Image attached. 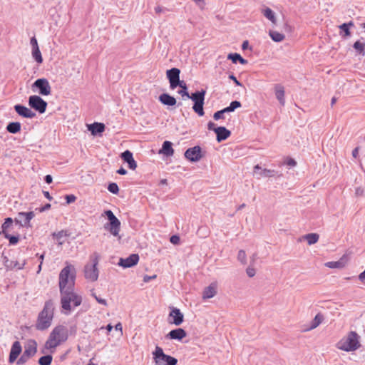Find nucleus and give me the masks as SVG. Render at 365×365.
Listing matches in <instances>:
<instances>
[{"mask_svg":"<svg viewBox=\"0 0 365 365\" xmlns=\"http://www.w3.org/2000/svg\"><path fill=\"white\" fill-rule=\"evenodd\" d=\"M76 269L73 265L66 262V266L59 274V289L61 295V304L63 313L68 314L71 309V303L74 307L82 302V297L73 292L76 280Z\"/></svg>","mask_w":365,"mask_h":365,"instance_id":"1","label":"nucleus"},{"mask_svg":"<svg viewBox=\"0 0 365 365\" xmlns=\"http://www.w3.org/2000/svg\"><path fill=\"white\" fill-rule=\"evenodd\" d=\"M68 338V328L63 325H58L53 328L46 341L45 347L47 349L53 350L60 344L65 342Z\"/></svg>","mask_w":365,"mask_h":365,"instance_id":"2","label":"nucleus"},{"mask_svg":"<svg viewBox=\"0 0 365 365\" xmlns=\"http://www.w3.org/2000/svg\"><path fill=\"white\" fill-rule=\"evenodd\" d=\"M55 309L54 302L49 299L45 302L42 311L39 313L36 324L38 330L47 329L51 324Z\"/></svg>","mask_w":365,"mask_h":365,"instance_id":"3","label":"nucleus"},{"mask_svg":"<svg viewBox=\"0 0 365 365\" xmlns=\"http://www.w3.org/2000/svg\"><path fill=\"white\" fill-rule=\"evenodd\" d=\"M361 346L359 336L356 331H350L336 344V347L347 352L357 350Z\"/></svg>","mask_w":365,"mask_h":365,"instance_id":"4","label":"nucleus"},{"mask_svg":"<svg viewBox=\"0 0 365 365\" xmlns=\"http://www.w3.org/2000/svg\"><path fill=\"white\" fill-rule=\"evenodd\" d=\"M100 255L97 252H93L90 256V263H88L84 267V275L86 279L95 282L98 278V264Z\"/></svg>","mask_w":365,"mask_h":365,"instance_id":"5","label":"nucleus"},{"mask_svg":"<svg viewBox=\"0 0 365 365\" xmlns=\"http://www.w3.org/2000/svg\"><path fill=\"white\" fill-rule=\"evenodd\" d=\"M153 359L155 365H176L177 359L171 356L167 355L160 346H156L153 352Z\"/></svg>","mask_w":365,"mask_h":365,"instance_id":"6","label":"nucleus"},{"mask_svg":"<svg viewBox=\"0 0 365 365\" xmlns=\"http://www.w3.org/2000/svg\"><path fill=\"white\" fill-rule=\"evenodd\" d=\"M205 90L202 89L200 91H196L192 93L191 95H190V97H187V98L191 99L194 102L192 109L200 116H202L205 114L203 110V105L205 101Z\"/></svg>","mask_w":365,"mask_h":365,"instance_id":"7","label":"nucleus"},{"mask_svg":"<svg viewBox=\"0 0 365 365\" xmlns=\"http://www.w3.org/2000/svg\"><path fill=\"white\" fill-rule=\"evenodd\" d=\"M104 215L108 217V220H109V223L105 226V228L108 229L110 234L113 236H118L120 229V220L115 216L111 210H106L104 212Z\"/></svg>","mask_w":365,"mask_h":365,"instance_id":"8","label":"nucleus"},{"mask_svg":"<svg viewBox=\"0 0 365 365\" xmlns=\"http://www.w3.org/2000/svg\"><path fill=\"white\" fill-rule=\"evenodd\" d=\"M33 92H38L41 96H48L51 93V87L46 78H38L31 85Z\"/></svg>","mask_w":365,"mask_h":365,"instance_id":"9","label":"nucleus"},{"mask_svg":"<svg viewBox=\"0 0 365 365\" xmlns=\"http://www.w3.org/2000/svg\"><path fill=\"white\" fill-rule=\"evenodd\" d=\"M29 106L39 113H45L47 103L39 96L33 95L29 98Z\"/></svg>","mask_w":365,"mask_h":365,"instance_id":"10","label":"nucleus"},{"mask_svg":"<svg viewBox=\"0 0 365 365\" xmlns=\"http://www.w3.org/2000/svg\"><path fill=\"white\" fill-rule=\"evenodd\" d=\"M180 71L177 68H173L167 71L166 75L169 80L171 89H175L181 81L180 80Z\"/></svg>","mask_w":365,"mask_h":365,"instance_id":"11","label":"nucleus"},{"mask_svg":"<svg viewBox=\"0 0 365 365\" xmlns=\"http://www.w3.org/2000/svg\"><path fill=\"white\" fill-rule=\"evenodd\" d=\"M201 151V148L198 145H196L192 148H188L185 152L184 155L186 159L191 162H197L202 157Z\"/></svg>","mask_w":365,"mask_h":365,"instance_id":"12","label":"nucleus"},{"mask_svg":"<svg viewBox=\"0 0 365 365\" xmlns=\"http://www.w3.org/2000/svg\"><path fill=\"white\" fill-rule=\"evenodd\" d=\"M34 217V213L33 212H21L18 213L17 217L15 218L14 221L22 227H26L29 225L30 221Z\"/></svg>","mask_w":365,"mask_h":365,"instance_id":"13","label":"nucleus"},{"mask_svg":"<svg viewBox=\"0 0 365 365\" xmlns=\"http://www.w3.org/2000/svg\"><path fill=\"white\" fill-rule=\"evenodd\" d=\"M139 260L138 254H132L128 257L123 259L120 258L118 264L123 267L128 268L135 265Z\"/></svg>","mask_w":365,"mask_h":365,"instance_id":"14","label":"nucleus"},{"mask_svg":"<svg viewBox=\"0 0 365 365\" xmlns=\"http://www.w3.org/2000/svg\"><path fill=\"white\" fill-rule=\"evenodd\" d=\"M14 110L20 116L24 118H33L36 116V113L30 108L20 104L15 105Z\"/></svg>","mask_w":365,"mask_h":365,"instance_id":"15","label":"nucleus"},{"mask_svg":"<svg viewBox=\"0 0 365 365\" xmlns=\"http://www.w3.org/2000/svg\"><path fill=\"white\" fill-rule=\"evenodd\" d=\"M171 311L169 314V317L173 318L171 323L176 326L180 325L183 322L184 316L180 310L175 307L170 308Z\"/></svg>","mask_w":365,"mask_h":365,"instance_id":"16","label":"nucleus"},{"mask_svg":"<svg viewBox=\"0 0 365 365\" xmlns=\"http://www.w3.org/2000/svg\"><path fill=\"white\" fill-rule=\"evenodd\" d=\"M120 157L124 162L128 163V168L130 170H134L136 169L137 163L133 157V153L130 150H127L122 153Z\"/></svg>","mask_w":365,"mask_h":365,"instance_id":"17","label":"nucleus"},{"mask_svg":"<svg viewBox=\"0 0 365 365\" xmlns=\"http://www.w3.org/2000/svg\"><path fill=\"white\" fill-rule=\"evenodd\" d=\"M21 351L22 348L20 342L19 341H14L12 344L9 354V362L14 363L18 358L19 355L21 354Z\"/></svg>","mask_w":365,"mask_h":365,"instance_id":"18","label":"nucleus"},{"mask_svg":"<svg viewBox=\"0 0 365 365\" xmlns=\"http://www.w3.org/2000/svg\"><path fill=\"white\" fill-rule=\"evenodd\" d=\"M217 283L212 282L209 286L206 287L202 292V299L204 300L212 298L217 294Z\"/></svg>","mask_w":365,"mask_h":365,"instance_id":"19","label":"nucleus"},{"mask_svg":"<svg viewBox=\"0 0 365 365\" xmlns=\"http://www.w3.org/2000/svg\"><path fill=\"white\" fill-rule=\"evenodd\" d=\"M187 335L186 331L182 328L171 330L166 336L170 339L182 340Z\"/></svg>","mask_w":365,"mask_h":365,"instance_id":"20","label":"nucleus"},{"mask_svg":"<svg viewBox=\"0 0 365 365\" xmlns=\"http://www.w3.org/2000/svg\"><path fill=\"white\" fill-rule=\"evenodd\" d=\"M215 133L217 135V141L219 143L226 140L231 135V132L229 130H227L225 127L222 126L217 127L215 130Z\"/></svg>","mask_w":365,"mask_h":365,"instance_id":"21","label":"nucleus"},{"mask_svg":"<svg viewBox=\"0 0 365 365\" xmlns=\"http://www.w3.org/2000/svg\"><path fill=\"white\" fill-rule=\"evenodd\" d=\"M37 351V344L34 340H29L25 346L24 353L31 357Z\"/></svg>","mask_w":365,"mask_h":365,"instance_id":"22","label":"nucleus"},{"mask_svg":"<svg viewBox=\"0 0 365 365\" xmlns=\"http://www.w3.org/2000/svg\"><path fill=\"white\" fill-rule=\"evenodd\" d=\"M88 129L93 135L101 133L105 130V125L102 123H93L88 125Z\"/></svg>","mask_w":365,"mask_h":365,"instance_id":"23","label":"nucleus"},{"mask_svg":"<svg viewBox=\"0 0 365 365\" xmlns=\"http://www.w3.org/2000/svg\"><path fill=\"white\" fill-rule=\"evenodd\" d=\"M160 101L166 106H173L176 104V99L168 93H163L159 96Z\"/></svg>","mask_w":365,"mask_h":365,"instance_id":"24","label":"nucleus"},{"mask_svg":"<svg viewBox=\"0 0 365 365\" xmlns=\"http://www.w3.org/2000/svg\"><path fill=\"white\" fill-rule=\"evenodd\" d=\"M159 153H163L168 157L172 156L174 153L172 143L167 140L165 141L163 144L162 148L159 151Z\"/></svg>","mask_w":365,"mask_h":365,"instance_id":"25","label":"nucleus"},{"mask_svg":"<svg viewBox=\"0 0 365 365\" xmlns=\"http://www.w3.org/2000/svg\"><path fill=\"white\" fill-rule=\"evenodd\" d=\"M275 96L277 99L279 101L280 104L284 105V86L280 84L275 86Z\"/></svg>","mask_w":365,"mask_h":365,"instance_id":"26","label":"nucleus"},{"mask_svg":"<svg viewBox=\"0 0 365 365\" xmlns=\"http://www.w3.org/2000/svg\"><path fill=\"white\" fill-rule=\"evenodd\" d=\"M262 14L264 16L269 20L273 24H276L277 18L275 16V13L269 7H265L262 9Z\"/></svg>","mask_w":365,"mask_h":365,"instance_id":"27","label":"nucleus"},{"mask_svg":"<svg viewBox=\"0 0 365 365\" xmlns=\"http://www.w3.org/2000/svg\"><path fill=\"white\" fill-rule=\"evenodd\" d=\"M324 316L321 313H318L310 323V327L307 330H312L316 329L323 322Z\"/></svg>","mask_w":365,"mask_h":365,"instance_id":"28","label":"nucleus"},{"mask_svg":"<svg viewBox=\"0 0 365 365\" xmlns=\"http://www.w3.org/2000/svg\"><path fill=\"white\" fill-rule=\"evenodd\" d=\"M227 58L231 60L234 63H236L237 61H239L242 65L247 63V61L243 58L239 53H229L227 56Z\"/></svg>","mask_w":365,"mask_h":365,"instance_id":"29","label":"nucleus"},{"mask_svg":"<svg viewBox=\"0 0 365 365\" xmlns=\"http://www.w3.org/2000/svg\"><path fill=\"white\" fill-rule=\"evenodd\" d=\"M325 266L331 269H341L344 267L345 262H344V258L342 257L339 261L328 262L325 264Z\"/></svg>","mask_w":365,"mask_h":365,"instance_id":"30","label":"nucleus"},{"mask_svg":"<svg viewBox=\"0 0 365 365\" xmlns=\"http://www.w3.org/2000/svg\"><path fill=\"white\" fill-rule=\"evenodd\" d=\"M6 130L10 133L15 134L20 131L21 123L19 122L9 123L6 126Z\"/></svg>","mask_w":365,"mask_h":365,"instance_id":"31","label":"nucleus"},{"mask_svg":"<svg viewBox=\"0 0 365 365\" xmlns=\"http://www.w3.org/2000/svg\"><path fill=\"white\" fill-rule=\"evenodd\" d=\"M269 35L271 37V38L275 42H281L285 38L284 34L276 31H269Z\"/></svg>","mask_w":365,"mask_h":365,"instance_id":"32","label":"nucleus"},{"mask_svg":"<svg viewBox=\"0 0 365 365\" xmlns=\"http://www.w3.org/2000/svg\"><path fill=\"white\" fill-rule=\"evenodd\" d=\"M309 245L315 244L318 242L319 236L317 233H309L304 236Z\"/></svg>","mask_w":365,"mask_h":365,"instance_id":"33","label":"nucleus"},{"mask_svg":"<svg viewBox=\"0 0 365 365\" xmlns=\"http://www.w3.org/2000/svg\"><path fill=\"white\" fill-rule=\"evenodd\" d=\"M32 57L38 63L43 62V58L40 51L39 47L33 48L31 51Z\"/></svg>","mask_w":365,"mask_h":365,"instance_id":"34","label":"nucleus"},{"mask_svg":"<svg viewBox=\"0 0 365 365\" xmlns=\"http://www.w3.org/2000/svg\"><path fill=\"white\" fill-rule=\"evenodd\" d=\"M353 48L356 51V52L361 55H365V43H361L360 41H356L354 45Z\"/></svg>","mask_w":365,"mask_h":365,"instance_id":"35","label":"nucleus"},{"mask_svg":"<svg viewBox=\"0 0 365 365\" xmlns=\"http://www.w3.org/2000/svg\"><path fill=\"white\" fill-rule=\"evenodd\" d=\"M178 86L180 87L181 88V90L178 91V93L182 96V97H184V96H186L187 98V97H190V94L189 93L187 92V84L185 83V82L184 81H181L179 84H178Z\"/></svg>","mask_w":365,"mask_h":365,"instance_id":"36","label":"nucleus"},{"mask_svg":"<svg viewBox=\"0 0 365 365\" xmlns=\"http://www.w3.org/2000/svg\"><path fill=\"white\" fill-rule=\"evenodd\" d=\"M210 232L207 226H200L197 231V235L201 238H206L209 236Z\"/></svg>","mask_w":365,"mask_h":365,"instance_id":"37","label":"nucleus"},{"mask_svg":"<svg viewBox=\"0 0 365 365\" xmlns=\"http://www.w3.org/2000/svg\"><path fill=\"white\" fill-rule=\"evenodd\" d=\"M13 219L11 217H7L5 219L4 222L1 225V232L5 235V233L7 232V230L13 224Z\"/></svg>","mask_w":365,"mask_h":365,"instance_id":"38","label":"nucleus"},{"mask_svg":"<svg viewBox=\"0 0 365 365\" xmlns=\"http://www.w3.org/2000/svg\"><path fill=\"white\" fill-rule=\"evenodd\" d=\"M53 357L51 355H46L41 356L38 360L40 365H50L52 361Z\"/></svg>","mask_w":365,"mask_h":365,"instance_id":"39","label":"nucleus"},{"mask_svg":"<svg viewBox=\"0 0 365 365\" xmlns=\"http://www.w3.org/2000/svg\"><path fill=\"white\" fill-rule=\"evenodd\" d=\"M339 29L344 33L341 34L342 38H347L351 36L350 29L347 27V26L345 24L339 25Z\"/></svg>","mask_w":365,"mask_h":365,"instance_id":"40","label":"nucleus"},{"mask_svg":"<svg viewBox=\"0 0 365 365\" xmlns=\"http://www.w3.org/2000/svg\"><path fill=\"white\" fill-rule=\"evenodd\" d=\"M277 173L274 170L264 169L262 170L259 174L260 177H273Z\"/></svg>","mask_w":365,"mask_h":365,"instance_id":"41","label":"nucleus"},{"mask_svg":"<svg viewBox=\"0 0 365 365\" xmlns=\"http://www.w3.org/2000/svg\"><path fill=\"white\" fill-rule=\"evenodd\" d=\"M4 235L5 238L9 240V243L11 245H16L19 242V236L11 235L9 233H5V235Z\"/></svg>","mask_w":365,"mask_h":365,"instance_id":"42","label":"nucleus"},{"mask_svg":"<svg viewBox=\"0 0 365 365\" xmlns=\"http://www.w3.org/2000/svg\"><path fill=\"white\" fill-rule=\"evenodd\" d=\"M108 190L113 194H118L119 192V187L115 182H111L108 186Z\"/></svg>","mask_w":365,"mask_h":365,"instance_id":"43","label":"nucleus"},{"mask_svg":"<svg viewBox=\"0 0 365 365\" xmlns=\"http://www.w3.org/2000/svg\"><path fill=\"white\" fill-rule=\"evenodd\" d=\"M246 253L244 250H241L238 252L237 254V259L239 261H240L242 264H246Z\"/></svg>","mask_w":365,"mask_h":365,"instance_id":"44","label":"nucleus"},{"mask_svg":"<svg viewBox=\"0 0 365 365\" xmlns=\"http://www.w3.org/2000/svg\"><path fill=\"white\" fill-rule=\"evenodd\" d=\"M232 112L235 111V109L241 107V103L238 101H232L229 106Z\"/></svg>","mask_w":365,"mask_h":365,"instance_id":"45","label":"nucleus"},{"mask_svg":"<svg viewBox=\"0 0 365 365\" xmlns=\"http://www.w3.org/2000/svg\"><path fill=\"white\" fill-rule=\"evenodd\" d=\"M1 257L3 263L5 265V267H6L7 268L13 267L12 262H9V258L6 255H4V253L2 254Z\"/></svg>","mask_w":365,"mask_h":365,"instance_id":"46","label":"nucleus"},{"mask_svg":"<svg viewBox=\"0 0 365 365\" xmlns=\"http://www.w3.org/2000/svg\"><path fill=\"white\" fill-rule=\"evenodd\" d=\"M29 358H31L29 356L26 355V354L23 353V354L21 356V357L17 361L18 364H23L26 363Z\"/></svg>","mask_w":365,"mask_h":365,"instance_id":"47","label":"nucleus"},{"mask_svg":"<svg viewBox=\"0 0 365 365\" xmlns=\"http://www.w3.org/2000/svg\"><path fill=\"white\" fill-rule=\"evenodd\" d=\"M284 164L288 165L289 167H294L297 165V162L292 158H287L284 161Z\"/></svg>","mask_w":365,"mask_h":365,"instance_id":"48","label":"nucleus"},{"mask_svg":"<svg viewBox=\"0 0 365 365\" xmlns=\"http://www.w3.org/2000/svg\"><path fill=\"white\" fill-rule=\"evenodd\" d=\"M92 296L96 299V300L99 303V304H103L105 306L107 305V302L106 299H102L101 297H98V296H96V293L95 292H92Z\"/></svg>","mask_w":365,"mask_h":365,"instance_id":"49","label":"nucleus"},{"mask_svg":"<svg viewBox=\"0 0 365 365\" xmlns=\"http://www.w3.org/2000/svg\"><path fill=\"white\" fill-rule=\"evenodd\" d=\"M213 118L215 120H218L220 119H223L224 118V115H223V113L222 112V110H219V111L215 112L214 113V115H213Z\"/></svg>","mask_w":365,"mask_h":365,"instance_id":"50","label":"nucleus"},{"mask_svg":"<svg viewBox=\"0 0 365 365\" xmlns=\"http://www.w3.org/2000/svg\"><path fill=\"white\" fill-rule=\"evenodd\" d=\"M53 235L58 240L61 239L63 237L66 236V232L64 230H61L57 233H53Z\"/></svg>","mask_w":365,"mask_h":365,"instance_id":"51","label":"nucleus"},{"mask_svg":"<svg viewBox=\"0 0 365 365\" xmlns=\"http://www.w3.org/2000/svg\"><path fill=\"white\" fill-rule=\"evenodd\" d=\"M66 203L70 204L76 200V197L73 195H66Z\"/></svg>","mask_w":365,"mask_h":365,"instance_id":"52","label":"nucleus"},{"mask_svg":"<svg viewBox=\"0 0 365 365\" xmlns=\"http://www.w3.org/2000/svg\"><path fill=\"white\" fill-rule=\"evenodd\" d=\"M246 272L250 277H254L256 273L255 269L252 267H247L246 269Z\"/></svg>","mask_w":365,"mask_h":365,"instance_id":"53","label":"nucleus"},{"mask_svg":"<svg viewBox=\"0 0 365 365\" xmlns=\"http://www.w3.org/2000/svg\"><path fill=\"white\" fill-rule=\"evenodd\" d=\"M170 241L173 245H178L180 242V237L178 235L171 236Z\"/></svg>","mask_w":365,"mask_h":365,"instance_id":"54","label":"nucleus"},{"mask_svg":"<svg viewBox=\"0 0 365 365\" xmlns=\"http://www.w3.org/2000/svg\"><path fill=\"white\" fill-rule=\"evenodd\" d=\"M156 277H157L156 274H153L152 276L145 275L143 277V282L147 283V282H150L151 279H155Z\"/></svg>","mask_w":365,"mask_h":365,"instance_id":"55","label":"nucleus"},{"mask_svg":"<svg viewBox=\"0 0 365 365\" xmlns=\"http://www.w3.org/2000/svg\"><path fill=\"white\" fill-rule=\"evenodd\" d=\"M30 43H31L32 48L38 47L37 39L36 38L35 36H34L31 38Z\"/></svg>","mask_w":365,"mask_h":365,"instance_id":"56","label":"nucleus"},{"mask_svg":"<svg viewBox=\"0 0 365 365\" xmlns=\"http://www.w3.org/2000/svg\"><path fill=\"white\" fill-rule=\"evenodd\" d=\"M229 78L232 80L237 86L242 85L241 83L236 78V77L233 74L230 75Z\"/></svg>","mask_w":365,"mask_h":365,"instance_id":"57","label":"nucleus"},{"mask_svg":"<svg viewBox=\"0 0 365 365\" xmlns=\"http://www.w3.org/2000/svg\"><path fill=\"white\" fill-rule=\"evenodd\" d=\"M359 279L363 283L365 284V269L359 275Z\"/></svg>","mask_w":365,"mask_h":365,"instance_id":"58","label":"nucleus"},{"mask_svg":"<svg viewBox=\"0 0 365 365\" xmlns=\"http://www.w3.org/2000/svg\"><path fill=\"white\" fill-rule=\"evenodd\" d=\"M364 190L361 187H356L355 190V195L356 196H361L363 195Z\"/></svg>","mask_w":365,"mask_h":365,"instance_id":"59","label":"nucleus"},{"mask_svg":"<svg viewBox=\"0 0 365 365\" xmlns=\"http://www.w3.org/2000/svg\"><path fill=\"white\" fill-rule=\"evenodd\" d=\"M207 128L210 130H214L217 128H215V124L212 122V121H210L208 123H207Z\"/></svg>","mask_w":365,"mask_h":365,"instance_id":"60","label":"nucleus"},{"mask_svg":"<svg viewBox=\"0 0 365 365\" xmlns=\"http://www.w3.org/2000/svg\"><path fill=\"white\" fill-rule=\"evenodd\" d=\"M44 180L46 183L50 184L52 182L53 178L51 175H47L45 176Z\"/></svg>","mask_w":365,"mask_h":365,"instance_id":"61","label":"nucleus"},{"mask_svg":"<svg viewBox=\"0 0 365 365\" xmlns=\"http://www.w3.org/2000/svg\"><path fill=\"white\" fill-rule=\"evenodd\" d=\"M358 154H359V147H356L352 150V156L356 158H357Z\"/></svg>","mask_w":365,"mask_h":365,"instance_id":"62","label":"nucleus"},{"mask_svg":"<svg viewBox=\"0 0 365 365\" xmlns=\"http://www.w3.org/2000/svg\"><path fill=\"white\" fill-rule=\"evenodd\" d=\"M50 207H51V205L49 203H47L40 209V212H44L46 210L50 209Z\"/></svg>","mask_w":365,"mask_h":365,"instance_id":"63","label":"nucleus"},{"mask_svg":"<svg viewBox=\"0 0 365 365\" xmlns=\"http://www.w3.org/2000/svg\"><path fill=\"white\" fill-rule=\"evenodd\" d=\"M117 173L120 175H125L127 173V170L124 169L123 168H120L117 170Z\"/></svg>","mask_w":365,"mask_h":365,"instance_id":"64","label":"nucleus"}]
</instances>
